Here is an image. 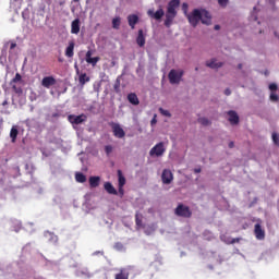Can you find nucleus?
I'll return each mask as SVG.
<instances>
[{"label": "nucleus", "instance_id": "de8ad7c7", "mask_svg": "<svg viewBox=\"0 0 279 279\" xmlns=\"http://www.w3.org/2000/svg\"><path fill=\"white\" fill-rule=\"evenodd\" d=\"M94 254H101V255H104V252L98 251V252H96V253H94Z\"/></svg>", "mask_w": 279, "mask_h": 279}, {"label": "nucleus", "instance_id": "864d4df0", "mask_svg": "<svg viewBox=\"0 0 279 279\" xmlns=\"http://www.w3.org/2000/svg\"><path fill=\"white\" fill-rule=\"evenodd\" d=\"M8 104V101H4L2 105L5 106Z\"/></svg>", "mask_w": 279, "mask_h": 279}, {"label": "nucleus", "instance_id": "cd10ccee", "mask_svg": "<svg viewBox=\"0 0 279 279\" xmlns=\"http://www.w3.org/2000/svg\"><path fill=\"white\" fill-rule=\"evenodd\" d=\"M170 84H175V69H172L168 74Z\"/></svg>", "mask_w": 279, "mask_h": 279}, {"label": "nucleus", "instance_id": "9d476101", "mask_svg": "<svg viewBox=\"0 0 279 279\" xmlns=\"http://www.w3.org/2000/svg\"><path fill=\"white\" fill-rule=\"evenodd\" d=\"M147 14L148 16H150V19H155V21H160V19L165 16V10L159 9L156 12H154V10H148Z\"/></svg>", "mask_w": 279, "mask_h": 279}, {"label": "nucleus", "instance_id": "bb28decb", "mask_svg": "<svg viewBox=\"0 0 279 279\" xmlns=\"http://www.w3.org/2000/svg\"><path fill=\"white\" fill-rule=\"evenodd\" d=\"M113 29H119L121 27V17H116L112 20Z\"/></svg>", "mask_w": 279, "mask_h": 279}, {"label": "nucleus", "instance_id": "aec40b11", "mask_svg": "<svg viewBox=\"0 0 279 279\" xmlns=\"http://www.w3.org/2000/svg\"><path fill=\"white\" fill-rule=\"evenodd\" d=\"M19 136V129L16 126H12L10 131V138L12 143H16V138Z\"/></svg>", "mask_w": 279, "mask_h": 279}, {"label": "nucleus", "instance_id": "393cba45", "mask_svg": "<svg viewBox=\"0 0 279 279\" xmlns=\"http://www.w3.org/2000/svg\"><path fill=\"white\" fill-rule=\"evenodd\" d=\"M130 272H126L124 269H121L119 274L116 275V279H129Z\"/></svg>", "mask_w": 279, "mask_h": 279}, {"label": "nucleus", "instance_id": "4c0bfd02", "mask_svg": "<svg viewBox=\"0 0 279 279\" xmlns=\"http://www.w3.org/2000/svg\"><path fill=\"white\" fill-rule=\"evenodd\" d=\"M228 1L229 0H218V3L221 5V8H226V5H228Z\"/></svg>", "mask_w": 279, "mask_h": 279}, {"label": "nucleus", "instance_id": "37998d69", "mask_svg": "<svg viewBox=\"0 0 279 279\" xmlns=\"http://www.w3.org/2000/svg\"><path fill=\"white\" fill-rule=\"evenodd\" d=\"M183 10H184V12H186V10H189V4L183 3Z\"/></svg>", "mask_w": 279, "mask_h": 279}, {"label": "nucleus", "instance_id": "7ed1b4c3", "mask_svg": "<svg viewBox=\"0 0 279 279\" xmlns=\"http://www.w3.org/2000/svg\"><path fill=\"white\" fill-rule=\"evenodd\" d=\"M166 149H165V143L160 142L157 145H155L150 150H149V156H151V158L156 157V158H160V156H162V154H165Z\"/></svg>", "mask_w": 279, "mask_h": 279}, {"label": "nucleus", "instance_id": "c756f323", "mask_svg": "<svg viewBox=\"0 0 279 279\" xmlns=\"http://www.w3.org/2000/svg\"><path fill=\"white\" fill-rule=\"evenodd\" d=\"M23 80L20 73H16L15 76L12 78L11 84H16Z\"/></svg>", "mask_w": 279, "mask_h": 279}, {"label": "nucleus", "instance_id": "1a4fd4ad", "mask_svg": "<svg viewBox=\"0 0 279 279\" xmlns=\"http://www.w3.org/2000/svg\"><path fill=\"white\" fill-rule=\"evenodd\" d=\"M161 180L163 184H171V182H173V173L171 170L165 169L161 174Z\"/></svg>", "mask_w": 279, "mask_h": 279}, {"label": "nucleus", "instance_id": "c85d7f7f", "mask_svg": "<svg viewBox=\"0 0 279 279\" xmlns=\"http://www.w3.org/2000/svg\"><path fill=\"white\" fill-rule=\"evenodd\" d=\"M182 75H184V72L182 70H178L175 72V84H179L180 80H182Z\"/></svg>", "mask_w": 279, "mask_h": 279}, {"label": "nucleus", "instance_id": "2eb2a0df", "mask_svg": "<svg viewBox=\"0 0 279 279\" xmlns=\"http://www.w3.org/2000/svg\"><path fill=\"white\" fill-rule=\"evenodd\" d=\"M71 34H80V19L72 21Z\"/></svg>", "mask_w": 279, "mask_h": 279}, {"label": "nucleus", "instance_id": "dca6fc26", "mask_svg": "<svg viewBox=\"0 0 279 279\" xmlns=\"http://www.w3.org/2000/svg\"><path fill=\"white\" fill-rule=\"evenodd\" d=\"M136 44L138 45V47H145V35L143 33V29L138 31Z\"/></svg>", "mask_w": 279, "mask_h": 279}, {"label": "nucleus", "instance_id": "473e14b6", "mask_svg": "<svg viewBox=\"0 0 279 279\" xmlns=\"http://www.w3.org/2000/svg\"><path fill=\"white\" fill-rule=\"evenodd\" d=\"M159 112L163 117H171V112H169V110H165L163 108H159Z\"/></svg>", "mask_w": 279, "mask_h": 279}, {"label": "nucleus", "instance_id": "9b49d317", "mask_svg": "<svg viewBox=\"0 0 279 279\" xmlns=\"http://www.w3.org/2000/svg\"><path fill=\"white\" fill-rule=\"evenodd\" d=\"M54 84L56 78L53 76H45L41 81V86H44V88H51Z\"/></svg>", "mask_w": 279, "mask_h": 279}, {"label": "nucleus", "instance_id": "b1692460", "mask_svg": "<svg viewBox=\"0 0 279 279\" xmlns=\"http://www.w3.org/2000/svg\"><path fill=\"white\" fill-rule=\"evenodd\" d=\"M75 180H76V182H80L81 184H84V182H86V175L82 172H76L75 173Z\"/></svg>", "mask_w": 279, "mask_h": 279}, {"label": "nucleus", "instance_id": "a878e982", "mask_svg": "<svg viewBox=\"0 0 279 279\" xmlns=\"http://www.w3.org/2000/svg\"><path fill=\"white\" fill-rule=\"evenodd\" d=\"M135 223L137 228H143V216L141 214L135 215Z\"/></svg>", "mask_w": 279, "mask_h": 279}, {"label": "nucleus", "instance_id": "72a5a7b5", "mask_svg": "<svg viewBox=\"0 0 279 279\" xmlns=\"http://www.w3.org/2000/svg\"><path fill=\"white\" fill-rule=\"evenodd\" d=\"M105 151H106L107 156H110V154H112V146H110V145L105 146Z\"/></svg>", "mask_w": 279, "mask_h": 279}, {"label": "nucleus", "instance_id": "a18cd8bd", "mask_svg": "<svg viewBox=\"0 0 279 279\" xmlns=\"http://www.w3.org/2000/svg\"><path fill=\"white\" fill-rule=\"evenodd\" d=\"M229 147H230V148L234 147V142H230V143H229Z\"/></svg>", "mask_w": 279, "mask_h": 279}, {"label": "nucleus", "instance_id": "8fccbe9b", "mask_svg": "<svg viewBox=\"0 0 279 279\" xmlns=\"http://www.w3.org/2000/svg\"><path fill=\"white\" fill-rule=\"evenodd\" d=\"M215 29H220V26L219 25H215Z\"/></svg>", "mask_w": 279, "mask_h": 279}, {"label": "nucleus", "instance_id": "ea45409f", "mask_svg": "<svg viewBox=\"0 0 279 279\" xmlns=\"http://www.w3.org/2000/svg\"><path fill=\"white\" fill-rule=\"evenodd\" d=\"M269 90H278V85L276 83H271L269 85Z\"/></svg>", "mask_w": 279, "mask_h": 279}, {"label": "nucleus", "instance_id": "e433bc0d", "mask_svg": "<svg viewBox=\"0 0 279 279\" xmlns=\"http://www.w3.org/2000/svg\"><path fill=\"white\" fill-rule=\"evenodd\" d=\"M272 141H274L275 145L279 144V136H278V134L272 133Z\"/></svg>", "mask_w": 279, "mask_h": 279}, {"label": "nucleus", "instance_id": "79ce46f5", "mask_svg": "<svg viewBox=\"0 0 279 279\" xmlns=\"http://www.w3.org/2000/svg\"><path fill=\"white\" fill-rule=\"evenodd\" d=\"M10 49H16V43H11Z\"/></svg>", "mask_w": 279, "mask_h": 279}, {"label": "nucleus", "instance_id": "4be33fe9", "mask_svg": "<svg viewBox=\"0 0 279 279\" xmlns=\"http://www.w3.org/2000/svg\"><path fill=\"white\" fill-rule=\"evenodd\" d=\"M118 178H119V186L120 191L125 186V177H123V172L121 170H118Z\"/></svg>", "mask_w": 279, "mask_h": 279}, {"label": "nucleus", "instance_id": "f257e3e1", "mask_svg": "<svg viewBox=\"0 0 279 279\" xmlns=\"http://www.w3.org/2000/svg\"><path fill=\"white\" fill-rule=\"evenodd\" d=\"M189 23L193 27H197V23H203V25H210L213 23V16L205 9H195L192 13L187 15Z\"/></svg>", "mask_w": 279, "mask_h": 279}, {"label": "nucleus", "instance_id": "5fc2aeb1", "mask_svg": "<svg viewBox=\"0 0 279 279\" xmlns=\"http://www.w3.org/2000/svg\"><path fill=\"white\" fill-rule=\"evenodd\" d=\"M242 66H243L242 64H239V69H242Z\"/></svg>", "mask_w": 279, "mask_h": 279}, {"label": "nucleus", "instance_id": "49530a36", "mask_svg": "<svg viewBox=\"0 0 279 279\" xmlns=\"http://www.w3.org/2000/svg\"><path fill=\"white\" fill-rule=\"evenodd\" d=\"M194 171H195V173H201L202 169L198 168V169H195Z\"/></svg>", "mask_w": 279, "mask_h": 279}, {"label": "nucleus", "instance_id": "f704fd0d", "mask_svg": "<svg viewBox=\"0 0 279 279\" xmlns=\"http://www.w3.org/2000/svg\"><path fill=\"white\" fill-rule=\"evenodd\" d=\"M278 99H279V97H278V94H276V93H271L270 94V101H278Z\"/></svg>", "mask_w": 279, "mask_h": 279}, {"label": "nucleus", "instance_id": "c9c22d12", "mask_svg": "<svg viewBox=\"0 0 279 279\" xmlns=\"http://www.w3.org/2000/svg\"><path fill=\"white\" fill-rule=\"evenodd\" d=\"M252 21H258V16H256V7L253 9V13L251 15Z\"/></svg>", "mask_w": 279, "mask_h": 279}, {"label": "nucleus", "instance_id": "4d7b16f0", "mask_svg": "<svg viewBox=\"0 0 279 279\" xmlns=\"http://www.w3.org/2000/svg\"><path fill=\"white\" fill-rule=\"evenodd\" d=\"M59 62H62V59H59Z\"/></svg>", "mask_w": 279, "mask_h": 279}, {"label": "nucleus", "instance_id": "a211bd4d", "mask_svg": "<svg viewBox=\"0 0 279 279\" xmlns=\"http://www.w3.org/2000/svg\"><path fill=\"white\" fill-rule=\"evenodd\" d=\"M104 186L105 191H107L109 195H117V189H114V185H112V183L106 182Z\"/></svg>", "mask_w": 279, "mask_h": 279}, {"label": "nucleus", "instance_id": "3c124183", "mask_svg": "<svg viewBox=\"0 0 279 279\" xmlns=\"http://www.w3.org/2000/svg\"><path fill=\"white\" fill-rule=\"evenodd\" d=\"M12 89H13V90H16V85H13V86H12Z\"/></svg>", "mask_w": 279, "mask_h": 279}, {"label": "nucleus", "instance_id": "2f4dec72", "mask_svg": "<svg viewBox=\"0 0 279 279\" xmlns=\"http://www.w3.org/2000/svg\"><path fill=\"white\" fill-rule=\"evenodd\" d=\"M198 123H201V125H210V121H208L207 118H198Z\"/></svg>", "mask_w": 279, "mask_h": 279}, {"label": "nucleus", "instance_id": "6e6d98bb", "mask_svg": "<svg viewBox=\"0 0 279 279\" xmlns=\"http://www.w3.org/2000/svg\"><path fill=\"white\" fill-rule=\"evenodd\" d=\"M74 1V3H77V1H80V0H73Z\"/></svg>", "mask_w": 279, "mask_h": 279}, {"label": "nucleus", "instance_id": "39448f33", "mask_svg": "<svg viewBox=\"0 0 279 279\" xmlns=\"http://www.w3.org/2000/svg\"><path fill=\"white\" fill-rule=\"evenodd\" d=\"M86 119H88V117H86V114H84V113H82L80 116H75V114L68 116V121L72 125H82V123H85Z\"/></svg>", "mask_w": 279, "mask_h": 279}, {"label": "nucleus", "instance_id": "6ab92c4d", "mask_svg": "<svg viewBox=\"0 0 279 279\" xmlns=\"http://www.w3.org/2000/svg\"><path fill=\"white\" fill-rule=\"evenodd\" d=\"M99 182H101V178L99 177L89 178V185L92 189H97V186H99Z\"/></svg>", "mask_w": 279, "mask_h": 279}, {"label": "nucleus", "instance_id": "ddd939ff", "mask_svg": "<svg viewBox=\"0 0 279 279\" xmlns=\"http://www.w3.org/2000/svg\"><path fill=\"white\" fill-rule=\"evenodd\" d=\"M128 23H129L131 29H134L136 27V23H138V15L130 14L128 16Z\"/></svg>", "mask_w": 279, "mask_h": 279}, {"label": "nucleus", "instance_id": "f3484780", "mask_svg": "<svg viewBox=\"0 0 279 279\" xmlns=\"http://www.w3.org/2000/svg\"><path fill=\"white\" fill-rule=\"evenodd\" d=\"M128 100L132 104V106H138L141 101L138 100V96L135 93H131L128 95Z\"/></svg>", "mask_w": 279, "mask_h": 279}, {"label": "nucleus", "instance_id": "603ef678", "mask_svg": "<svg viewBox=\"0 0 279 279\" xmlns=\"http://www.w3.org/2000/svg\"><path fill=\"white\" fill-rule=\"evenodd\" d=\"M75 69H76V71H77V73H80V69L77 68V65H75Z\"/></svg>", "mask_w": 279, "mask_h": 279}, {"label": "nucleus", "instance_id": "c03bdc74", "mask_svg": "<svg viewBox=\"0 0 279 279\" xmlns=\"http://www.w3.org/2000/svg\"><path fill=\"white\" fill-rule=\"evenodd\" d=\"M119 193H121V195H123V187L119 186Z\"/></svg>", "mask_w": 279, "mask_h": 279}, {"label": "nucleus", "instance_id": "4468645a", "mask_svg": "<svg viewBox=\"0 0 279 279\" xmlns=\"http://www.w3.org/2000/svg\"><path fill=\"white\" fill-rule=\"evenodd\" d=\"M228 116L231 125H236L239 123V114L235 111H229Z\"/></svg>", "mask_w": 279, "mask_h": 279}, {"label": "nucleus", "instance_id": "423d86ee", "mask_svg": "<svg viewBox=\"0 0 279 279\" xmlns=\"http://www.w3.org/2000/svg\"><path fill=\"white\" fill-rule=\"evenodd\" d=\"M175 214L179 217H191L192 213L191 209L189 208V206L185 205H178L177 209H175Z\"/></svg>", "mask_w": 279, "mask_h": 279}, {"label": "nucleus", "instance_id": "09e8293b", "mask_svg": "<svg viewBox=\"0 0 279 279\" xmlns=\"http://www.w3.org/2000/svg\"><path fill=\"white\" fill-rule=\"evenodd\" d=\"M175 5H180V0H175Z\"/></svg>", "mask_w": 279, "mask_h": 279}, {"label": "nucleus", "instance_id": "412c9836", "mask_svg": "<svg viewBox=\"0 0 279 279\" xmlns=\"http://www.w3.org/2000/svg\"><path fill=\"white\" fill-rule=\"evenodd\" d=\"M206 66H209V69H219L222 66V63L221 62L217 63V60L213 59L211 61L206 62Z\"/></svg>", "mask_w": 279, "mask_h": 279}, {"label": "nucleus", "instance_id": "f8f14e48", "mask_svg": "<svg viewBox=\"0 0 279 279\" xmlns=\"http://www.w3.org/2000/svg\"><path fill=\"white\" fill-rule=\"evenodd\" d=\"M75 41H69V46L65 49V56L66 58H73L75 56Z\"/></svg>", "mask_w": 279, "mask_h": 279}, {"label": "nucleus", "instance_id": "5701e85b", "mask_svg": "<svg viewBox=\"0 0 279 279\" xmlns=\"http://www.w3.org/2000/svg\"><path fill=\"white\" fill-rule=\"evenodd\" d=\"M78 82H80L81 86H84V84H86V82H90V77L88 75H86V73H83L78 76Z\"/></svg>", "mask_w": 279, "mask_h": 279}, {"label": "nucleus", "instance_id": "6e6552de", "mask_svg": "<svg viewBox=\"0 0 279 279\" xmlns=\"http://www.w3.org/2000/svg\"><path fill=\"white\" fill-rule=\"evenodd\" d=\"M254 232H255V236H256L257 241H264L265 240V230L260 226V222H257L255 225Z\"/></svg>", "mask_w": 279, "mask_h": 279}, {"label": "nucleus", "instance_id": "a19ab883", "mask_svg": "<svg viewBox=\"0 0 279 279\" xmlns=\"http://www.w3.org/2000/svg\"><path fill=\"white\" fill-rule=\"evenodd\" d=\"M225 95H227V96L232 95V92L230 90V88H227V89L225 90Z\"/></svg>", "mask_w": 279, "mask_h": 279}, {"label": "nucleus", "instance_id": "7c9ffc66", "mask_svg": "<svg viewBox=\"0 0 279 279\" xmlns=\"http://www.w3.org/2000/svg\"><path fill=\"white\" fill-rule=\"evenodd\" d=\"M220 239L221 241H225V243H228V244L239 243V239L226 240V235H221Z\"/></svg>", "mask_w": 279, "mask_h": 279}, {"label": "nucleus", "instance_id": "f03ea898", "mask_svg": "<svg viewBox=\"0 0 279 279\" xmlns=\"http://www.w3.org/2000/svg\"><path fill=\"white\" fill-rule=\"evenodd\" d=\"M173 19H175V0H171L168 3V8H167V12H166L165 25L167 27H171V25H173Z\"/></svg>", "mask_w": 279, "mask_h": 279}, {"label": "nucleus", "instance_id": "20e7f679", "mask_svg": "<svg viewBox=\"0 0 279 279\" xmlns=\"http://www.w3.org/2000/svg\"><path fill=\"white\" fill-rule=\"evenodd\" d=\"M109 125L112 129L113 136H116V138H125V131L121 128V124L110 122Z\"/></svg>", "mask_w": 279, "mask_h": 279}, {"label": "nucleus", "instance_id": "0eeeda50", "mask_svg": "<svg viewBox=\"0 0 279 279\" xmlns=\"http://www.w3.org/2000/svg\"><path fill=\"white\" fill-rule=\"evenodd\" d=\"M101 60L99 57H94L93 58V50H88L85 54V61L87 64H92V66H97V62Z\"/></svg>", "mask_w": 279, "mask_h": 279}, {"label": "nucleus", "instance_id": "58836bf2", "mask_svg": "<svg viewBox=\"0 0 279 279\" xmlns=\"http://www.w3.org/2000/svg\"><path fill=\"white\" fill-rule=\"evenodd\" d=\"M156 118H157V116L155 114V116L153 117L151 121H150L151 128H154V125H156V124L158 123V120H157Z\"/></svg>", "mask_w": 279, "mask_h": 279}]
</instances>
